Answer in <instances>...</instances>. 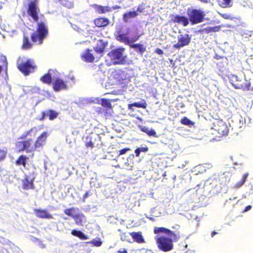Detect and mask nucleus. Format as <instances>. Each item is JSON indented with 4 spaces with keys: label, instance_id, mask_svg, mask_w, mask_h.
Returning <instances> with one entry per match:
<instances>
[{
    "label": "nucleus",
    "instance_id": "f257e3e1",
    "mask_svg": "<svg viewBox=\"0 0 253 253\" xmlns=\"http://www.w3.org/2000/svg\"><path fill=\"white\" fill-rule=\"evenodd\" d=\"M38 132V128L36 126H34L19 136L15 142V149L17 152L25 151L27 153H29L38 151L40 148L43 147L46 143L49 134L47 132L43 131L34 141V138Z\"/></svg>",
    "mask_w": 253,
    "mask_h": 253
},
{
    "label": "nucleus",
    "instance_id": "f03ea898",
    "mask_svg": "<svg viewBox=\"0 0 253 253\" xmlns=\"http://www.w3.org/2000/svg\"><path fill=\"white\" fill-rule=\"evenodd\" d=\"M27 13L35 22L37 23L36 31L31 35L32 42L39 45L42 44L48 35V30L45 20L39 21L40 15L43 18L44 15L40 14L39 0H33L28 2Z\"/></svg>",
    "mask_w": 253,
    "mask_h": 253
},
{
    "label": "nucleus",
    "instance_id": "7ed1b4c3",
    "mask_svg": "<svg viewBox=\"0 0 253 253\" xmlns=\"http://www.w3.org/2000/svg\"><path fill=\"white\" fill-rule=\"evenodd\" d=\"M154 233L158 248L164 252L171 251L173 249V242L177 241L181 236L179 231H173L163 227L155 228Z\"/></svg>",
    "mask_w": 253,
    "mask_h": 253
},
{
    "label": "nucleus",
    "instance_id": "20e7f679",
    "mask_svg": "<svg viewBox=\"0 0 253 253\" xmlns=\"http://www.w3.org/2000/svg\"><path fill=\"white\" fill-rule=\"evenodd\" d=\"M17 68L24 76H27L34 73L38 67L34 59L19 57L17 61Z\"/></svg>",
    "mask_w": 253,
    "mask_h": 253
},
{
    "label": "nucleus",
    "instance_id": "39448f33",
    "mask_svg": "<svg viewBox=\"0 0 253 253\" xmlns=\"http://www.w3.org/2000/svg\"><path fill=\"white\" fill-rule=\"evenodd\" d=\"M187 14L189 22L193 25L203 22L205 20V12L196 8L188 9Z\"/></svg>",
    "mask_w": 253,
    "mask_h": 253
},
{
    "label": "nucleus",
    "instance_id": "423d86ee",
    "mask_svg": "<svg viewBox=\"0 0 253 253\" xmlns=\"http://www.w3.org/2000/svg\"><path fill=\"white\" fill-rule=\"evenodd\" d=\"M124 48H117L108 53L111 59L115 64H123L126 62V57L123 56Z\"/></svg>",
    "mask_w": 253,
    "mask_h": 253
},
{
    "label": "nucleus",
    "instance_id": "0eeeda50",
    "mask_svg": "<svg viewBox=\"0 0 253 253\" xmlns=\"http://www.w3.org/2000/svg\"><path fill=\"white\" fill-rule=\"evenodd\" d=\"M212 128L222 135H227L229 131L227 125L221 119H214L212 122Z\"/></svg>",
    "mask_w": 253,
    "mask_h": 253
},
{
    "label": "nucleus",
    "instance_id": "6e6552de",
    "mask_svg": "<svg viewBox=\"0 0 253 253\" xmlns=\"http://www.w3.org/2000/svg\"><path fill=\"white\" fill-rule=\"evenodd\" d=\"M116 39L126 44L130 45L131 43L137 41L140 37V35H137L131 39H129L127 34L121 33V31H117L115 34Z\"/></svg>",
    "mask_w": 253,
    "mask_h": 253
},
{
    "label": "nucleus",
    "instance_id": "1a4fd4ad",
    "mask_svg": "<svg viewBox=\"0 0 253 253\" xmlns=\"http://www.w3.org/2000/svg\"><path fill=\"white\" fill-rule=\"evenodd\" d=\"M36 172L32 171L29 174L25 175L24 179L22 180V187L24 190H29L34 188V181L35 179Z\"/></svg>",
    "mask_w": 253,
    "mask_h": 253
},
{
    "label": "nucleus",
    "instance_id": "9d476101",
    "mask_svg": "<svg viewBox=\"0 0 253 253\" xmlns=\"http://www.w3.org/2000/svg\"><path fill=\"white\" fill-rule=\"evenodd\" d=\"M191 37L188 34L181 35L178 38V42L173 44V47L179 49L181 47L188 45L191 42Z\"/></svg>",
    "mask_w": 253,
    "mask_h": 253
},
{
    "label": "nucleus",
    "instance_id": "9b49d317",
    "mask_svg": "<svg viewBox=\"0 0 253 253\" xmlns=\"http://www.w3.org/2000/svg\"><path fill=\"white\" fill-rule=\"evenodd\" d=\"M52 87L54 91H59L61 90L66 89L67 86L62 79L57 78L52 83Z\"/></svg>",
    "mask_w": 253,
    "mask_h": 253
},
{
    "label": "nucleus",
    "instance_id": "f8f14e48",
    "mask_svg": "<svg viewBox=\"0 0 253 253\" xmlns=\"http://www.w3.org/2000/svg\"><path fill=\"white\" fill-rule=\"evenodd\" d=\"M34 212L36 216L41 218L52 219L53 216L47 210L42 209H35Z\"/></svg>",
    "mask_w": 253,
    "mask_h": 253
},
{
    "label": "nucleus",
    "instance_id": "ddd939ff",
    "mask_svg": "<svg viewBox=\"0 0 253 253\" xmlns=\"http://www.w3.org/2000/svg\"><path fill=\"white\" fill-rule=\"evenodd\" d=\"M171 21L173 23L181 24L184 27L188 26L189 23L188 17H187L185 16H181L179 15L174 16Z\"/></svg>",
    "mask_w": 253,
    "mask_h": 253
},
{
    "label": "nucleus",
    "instance_id": "4468645a",
    "mask_svg": "<svg viewBox=\"0 0 253 253\" xmlns=\"http://www.w3.org/2000/svg\"><path fill=\"white\" fill-rule=\"evenodd\" d=\"M93 23L98 28H104L109 25L110 20L106 17H98L94 20Z\"/></svg>",
    "mask_w": 253,
    "mask_h": 253
},
{
    "label": "nucleus",
    "instance_id": "2eb2a0df",
    "mask_svg": "<svg viewBox=\"0 0 253 253\" xmlns=\"http://www.w3.org/2000/svg\"><path fill=\"white\" fill-rule=\"evenodd\" d=\"M107 43L104 42L103 40L98 41L96 46L94 47L95 51L98 54L102 55L107 46Z\"/></svg>",
    "mask_w": 253,
    "mask_h": 253
},
{
    "label": "nucleus",
    "instance_id": "dca6fc26",
    "mask_svg": "<svg viewBox=\"0 0 253 253\" xmlns=\"http://www.w3.org/2000/svg\"><path fill=\"white\" fill-rule=\"evenodd\" d=\"M82 59L86 62H92L94 60L93 55L90 53L89 49H86L81 55Z\"/></svg>",
    "mask_w": 253,
    "mask_h": 253
},
{
    "label": "nucleus",
    "instance_id": "f3484780",
    "mask_svg": "<svg viewBox=\"0 0 253 253\" xmlns=\"http://www.w3.org/2000/svg\"><path fill=\"white\" fill-rule=\"evenodd\" d=\"M129 235L133 239L134 241L137 243L142 244L145 243V240L141 232H133L129 233Z\"/></svg>",
    "mask_w": 253,
    "mask_h": 253
},
{
    "label": "nucleus",
    "instance_id": "a211bd4d",
    "mask_svg": "<svg viewBox=\"0 0 253 253\" xmlns=\"http://www.w3.org/2000/svg\"><path fill=\"white\" fill-rule=\"evenodd\" d=\"M250 83L245 78L241 79V84H236L235 88L241 89L244 90H248L250 88Z\"/></svg>",
    "mask_w": 253,
    "mask_h": 253
},
{
    "label": "nucleus",
    "instance_id": "6ab92c4d",
    "mask_svg": "<svg viewBox=\"0 0 253 253\" xmlns=\"http://www.w3.org/2000/svg\"><path fill=\"white\" fill-rule=\"evenodd\" d=\"M28 159L29 157L26 155H21L18 157L15 163L17 166H22L24 168H25Z\"/></svg>",
    "mask_w": 253,
    "mask_h": 253
},
{
    "label": "nucleus",
    "instance_id": "aec40b11",
    "mask_svg": "<svg viewBox=\"0 0 253 253\" xmlns=\"http://www.w3.org/2000/svg\"><path fill=\"white\" fill-rule=\"evenodd\" d=\"M94 8L96 11L99 14H104L110 12L112 10L111 7L108 6H102L99 5H95Z\"/></svg>",
    "mask_w": 253,
    "mask_h": 253
},
{
    "label": "nucleus",
    "instance_id": "412c9836",
    "mask_svg": "<svg viewBox=\"0 0 253 253\" xmlns=\"http://www.w3.org/2000/svg\"><path fill=\"white\" fill-rule=\"evenodd\" d=\"M138 13L136 11H128L125 13L123 16V19L125 22H128L130 18H134L137 16Z\"/></svg>",
    "mask_w": 253,
    "mask_h": 253
},
{
    "label": "nucleus",
    "instance_id": "4be33fe9",
    "mask_svg": "<svg viewBox=\"0 0 253 253\" xmlns=\"http://www.w3.org/2000/svg\"><path fill=\"white\" fill-rule=\"evenodd\" d=\"M33 44L30 42L28 36L24 35L22 48L26 50L31 48Z\"/></svg>",
    "mask_w": 253,
    "mask_h": 253
},
{
    "label": "nucleus",
    "instance_id": "5701e85b",
    "mask_svg": "<svg viewBox=\"0 0 253 253\" xmlns=\"http://www.w3.org/2000/svg\"><path fill=\"white\" fill-rule=\"evenodd\" d=\"M40 81L44 84H50L52 83L51 75L48 71L47 73L44 74L40 78Z\"/></svg>",
    "mask_w": 253,
    "mask_h": 253
},
{
    "label": "nucleus",
    "instance_id": "b1692460",
    "mask_svg": "<svg viewBox=\"0 0 253 253\" xmlns=\"http://www.w3.org/2000/svg\"><path fill=\"white\" fill-rule=\"evenodd\" d=\"M71 234L74 236L78 237L81 240H86L88 239L87 235L79 230L73 229L71 231Z\"/></svg>",
    "mask_w": 253,
    "mask_h": 253
},
{
    "label": "nucleus",
    "instance_id": "393cba45",
    "mask_svg": "<svg viewBox=\"0 0 253 253\" xmlns=\"http://www.w3.org/2000/svg\"><path fill=\"white\" fill-rule=\"evenodd\" d=\"M220 30V26H216L214 27H208L201 30L202 32L205 34H209L218 32Z\"/></svg>",
    "mask_w": 253,
    "mask_h": 253
},
{
    "label": "nucleus",
    "instance_id": "a878e982",
    "mask_svg": "<svg viewBox=\"0 0 253 253\" xmlns=\"http://www.w3.org/2000/svg\"><path fill=\"white\" fill-rule=\"evenodd\" d=\"M130 46L133 48L136 49L138 52L143 54L146 51V48L141 44H130Z\"/></svg>",
    "mask_w": 253,
    "mask_h": 253
},
{
    "label": "nucleus",
    "instance_id": "bb28decb",
    "mask_svg": "<svg viewBox=\"0 0 253 253\" xmlns=\"http://www.w3.org/2000/svg\"><path fill=\"white\" fill-rule=\"evenodd\" d=\"M84 217V215L83 214H77L73 216V218L74 219L76 223L79 225H83V218Z\"/></svg>",
    "mask_w": 253,
    "mask_h": 253
},
{
    "label": "nucleus",
    "instance_id": "cd10ccee",
    "mask_svg": "<svg viewBox=\"0 0 253 253\" xmlns=\"http://www.w3.org/2000/svg\"><path fill=\"white\" fill-rule=\"evenodd\" d=\"M118 231L121 233L120 234V239L122 241H126L128 242H130V241L129 239V233H127L126 232H123L122 230L121 229H119Z\"/></svg>",
    "mask_w": 253,
    "mask_h": 253
},
{
    "label": "nucleus",
    "instance_id": "c85d7f7f",
    "mask_svg": "<svg viewBox=\"0 0 253 253\" xmlns=\"http://www.w3.org/2000/svg\"><path fill=\"white\" fill-rule=\"evenodd\" d=\"M180 123L182 125L188 126H193L195 124V123L193 121H191L186 117H183L180 120Z\"/></svg>",
    "mask_w": 253,
    "mask_h": 253
},
{
    "label": "nucleus",
    "instance_id": "c756f323",
    "mask_svg": "<svg viewBox=\"0 0 253 253\" xmlns=\"http://www.w3.org/2000/svg\"><path fill=\"white\" fill-rule=\"evenodd\" d=\"M131 106H134L137 108H142L145 109L147 107V104L145 100H143L141 102H135L129 105Z\"/></svg>",
    "mask_w": 253,
    "mask_h": 253
},
{
    "label": "nucleus",
    "instance_id": "7c9ffc66",
    "mask_svg": "<svg viewBox=\"0 0 253 253\" xmlns=\"http://www.w3.org/2000/svg\"><path fill=\"white\" fill-rule=\"evenodd\" d=\"M101 105L102 107L109 109H112V104L109 99L103 98L101 100Z\"/></svg>",
    "mask_w": 253,
    "mask_h": 253
},
{
    "label": "nucleus",
    "instance_id": "2f4dec72",
    "mask_svg": "<svg viewBox=\"0 0 253 253\" xmlns=\"http://www.w3.org/2000/svg\"><path fill=\"white\" fill-rule=\"evenodd\" d=\"M79 209L78 208H75L74 207L66 209L64 210V212L67 215L71 216L73 218L75 214H74L73 213L75 212L76 211H78Z\"/></svg>",
    "mask_w": 253,
    "mask_h": 253
},
{
    "label": "nucleus",
    "instance_id": "473e14b6",
    "mask_svg": "<svg viewBox=\"0 0 253 253\" xmlns=\"http://www.w3.org/2000/svg\"><path fill=\"white\" fill-rule=\"evenodd\" d=\"M7 155V149L6 147L0 148V162L3 161Z\"/></svg>",
    "mask_w": 253,
    "mask_h": 253
},
{
    "label": "nucleus",
    "instance_id": "72a5a7b5",
    "mask_svg": "<svg viewBox=\"0 0 253 253\" xmlns=\"http://www.w3.org/2000/svg\"><path fill=\"white\" fill-rule=\"evenodd\" d=\"M59 113L52 109L48 110V119L50 121L55 119L58 116Z\"/></svg>",
    "mask_w": 253,
    "mask_h": 253
},
{
    "label": "nucleus",
    "instance_id": "f704fd0d",
    "mask_svg": "<svg viewBox=\"0 0 253 253\" xmlns=\"http://www.w3.org/2000/svg\"><path fill=\"white\" fill-rule=\"evenodd\" d=\"M231 1L232 0H222L219 1V5L222 8L230 7L232 6Z\"/></svg>",
    "mask_w": 253,
    "mask_h": 253
},
{
    "label": "nucleus",
    "instance_id": "c9c22d12",
    "mask_svg": "<svg viewBox=\"0 0 253 253\" xmlns=\"http://www.w3.org/2000/svg\"><path fill=\"white\" fill-rule=\"evenodd\" d=\"M231 84L235 88V84H241V79H239V78L236 75H232L230 79Z\"/></svg>",
    "mask_w": 253,
    "mask_h": 253
},
{
    "label": "nucleus",
    "instance_id": "e433bc0d",
    "mask_svg": "<svg viewBox=\"0 0 253 253\" xmlns=\"http://www.w3.org/2000/svg\"><path fill=\"white\" fill-rule=\"evenodd\" d=\"M248 175H249L248 173H245L243 175L242 180L239 182H237L234 185V187L236 188H240V187H241L243 185H244V184L245 183V182H246V181L247 180Z\"/></svg>",
    "mask_w": 253,
    "mask_h": 253
},
{
    "label": "nucleus",
    "instance_id": "4c0bfd02",
    "mask_svg": "<svg viewBox=\"0 0 253 253\" xmlns=\"http://www.w3.org/2000/svg\"><path fill=\"white\" fill-rule=\"evenodd\" d=\"M85 146L87 148L92 149L94 147L93 143L92 141L91 137L89 136H86Z\"/></svg>",
    "mask_w": 253,
    "mask_h": 253
},
{
    "label": "nucleus",
    "instance_id": "58836bf2",
    "mask_svg": "<svg viewBox=\"0 0 253 253\" xmlns=\"http://www.w3.org/2000/svg\"><path fill=\"white\" fill-rule=\"evenodd\" d=\"M87 243L93 244L94 246L98 247L101 246L102 242L100 239H99L97 240L93 239L92 241L87 242Z\"/></svg>",
    "mask_w": 253,
    "mask_h": 253
},
{
    "label": "nucleus",
    "instance_id": "ea45409f",
    "mask_svg": "<svg viewBox=\"0 0 253 253\" xmlns=\"http://www.w3.org/2000/svg\"><path fill=\"white\" fill-rule=\"evenodd\" d=\"M46 117H48V110L42 112V116L38 119L40 121H42Z\"/></svg>",
    "mask_w": 253,
    "mask_h": 253
},
{
    "label": "nucleus",
    "instance_id": "a19ab883",
    "mask_svg": "<svg viewBox=\"0 0 253 253\" xmlns=\"http://www.w3.org/2000/svg\"><path fill=\"white\" fill-rule=\"evenodd\" d=\"M130 150V148L128 147L124 148L122 149H121L119 150L118 152V156H120L122 155L126 154L127 151Z\"/></svg>",
    "mask_w": 253,
    "mask_h": 253
},
{
    "label": "nucleus",
    "instance_id": "79ce46f5",
    "mask_svg": "<svg viewBox=\"0 0 253 253\" xmlns=\"http://www.w3.org/2000/svg\"><path fill=\"white\" fill-rule=\"evenodd\" d=\"M148 135L150 136H154L156 137V132L153 129H149L147 133H146Z\"/></svg>",
    "mask_w": 253,
    "mask_h": 253
},
{
    "label": "nucleus",
    "instance_id": "37998d69",
    "mask_svg": "<svg viewBox=\"0 0 253 253\" xmlns=\"http://www.w3.org/2000/svg\"><path fill=\"white\" fill-rule=\"evenodd\" d=\"M140 129L143 132H145L146 133H147L148 131L149 130V128L145 126H139Z\"/></svg>",
    "mask_w": 253,
    "mask_h": 253
},
{
    "label": "nucleus",
    "instance_id": "c03bdc74",
    "mask_svg": "<svg viewBox=\"0 0 253 253\" xmlns=\"http://www.w3.org/2000/svg\"><path fill=\"white\" fill-rule=\"evenodd\" d=\"M118 253H128V250L126 248H120L117 251Z\"/></svg>",
    "mask_w": 253,
    "mask_h": 253
},
{
    "label": "nucleus",
    "instance_id": "a18cd8bd",
    "mask_svg": "<svg viewBox=\"0 0 253 253\" xmlns=\"http://www.w3.org/2000/svg\"><path fill=\"white\" fill-rule=\"evenodd\" d=\"M144 11V8L142 7V6L139 5L137 7V9L135 11L138 13L139 12V13H142Z\"/></svg>",
    "mask_w": 253,
    "mask_h": 253
},
{
    "label": "nucleus",
    "instance_id": "49530a36",
    "mask_svg": "<svg viewBox=\"0 0 253 253\" xmlns=\"http://www.w3.org/2000/svg\"><path fill=\"white\" fill-rule=\"evenodd\" d=\"M155 52L156 53H157L158 54H159V55H162L164 53V52L161 49V48H157L155 50Z\"/></svg>",
    "mask_w": 253,
    "mask_h": 253
},
{
    "label": "nucleus",
    "instance_id": "de8ad7c7",
    "mask_svg": "<svg viewBox=\"0 0 253 253\" xmlns=\"http://www.w3.org/2000/svg\"><path fill=\"white\" fill-rule=\"evenodd\" d=\"M134 152H135L136 157H138L141 153V150H140V148H137V149H136L135 150Z\"/></svg>",
    "mask_w": 253,
    "mask_h": 253
},
{
    "label": "nucleus",
    "instance_id": "09e8293b",
    "mask_svg": "<svg viewBox=\"0 0 253 253\" xmlns=\"http://www.w3.org/2000/svg\"><path fill=\"white\" fill-rule=\"evenodd\" d=\"M252 209V206L251 205H248L246 206L245 209L243 210V212H245L249 211H250Z\"/></svg>",
    "mask_w": 253,
    "mask_h": 253
},
{
    "label": "nucleus",
    "instance_id": "8fccbe9b",
    "mask_svg": "<svg viewBox=\"0 0 253 253\" xmlns=\"http://www.w3.org/2000/svg\"><path fill=\"white\" fill-rule=\"evenodd\" d=\"M180 226L179 225H176L175 226H172V228L173 229H175V230L174 231H179L178 230L179 229Z\"/></svg>",
    "mask_w": 253,
    "mask_h": 253
},
{
    "label": "nucleus",
    "instance_id": "3c124183",
    "mask_svg": "<svg viewBox=\"0 0 253 253\" xmlns=\"http://www.w3.org/2000/svg\"><path fill=\"white\" fill-rule=\"evenodd\" d=\"M90 195V193L88 191H86L83 196V198L85 199Z\"/></svg>",
    "mask_w": 253,
    "mask_h": 253
},
{
    "label": "nucleus",
    "instance_id": "603ef678",
    "mask_svg": "<svg viewBox=\"0 0 253 253\" xmlns=\"http://www.w3.org/2000/svg\"><path fill=\"white\" fill-rule=\"evenodd\" d=\"M140 149V150H141V152H147L148 150V148L147 147L141 148Z\"/></svg>",
    "mask_w": 253,
    "mask_h": 253
},
{
    "label": "nucleus",
    "instance_id": "864d4df0",
    "mask_svg": "<svg viewBox=\"0 0 253 253\" xmlns=\"http://www.w3.org/2000/svg\"><path fill=\"white\" fill-rule=\"evenodd\" d=\"M111 8H112V10H115V9H118L121 8V6L116 5H114V6L111 7Z\"/></svg>",
    "mask_w": 253,
    "mask_h": 253
},
{
    "label": "nucleus",
    "instance_id": "5fc2aeb1",
    "mask_svg": "<svg viewBox=\"0 0 253 253\" xmlns=\"http://www.w3.org/2000/svg\"><path fill=\"white\" fill-rule=\"evenodd\" d=\"M221 15L222 17L225 19H227L228 18V16L227 15V14H221Z\"/></svg>",
    "mask_w": 253,
    "mask_h": 253
},
{
    "label": "nucleus",
    "instance_id": "6e6d98bb",
    "mask_svg": "<svg viewBox=\"0 0 253 253\" xmlns=\"http://www.w3.org/2000/svg\"><path fill=\"white\" fill-rule=\"evenodd\" d=\"M218 233L215 231H213L211 233V236L213 237L215 234H217Z\"/></svg>",
    "mask_w": 253,
    "mask_h": 253
},
{
    "label": "nucleus",
    "instance_id": "4d7b16f0",
    "mask_svg": "<svg viewBox=\"0 0 253 253\" xmlns=\"http://www.w3.org/2000/svg\"><path fill=\"white\" fill-rule=\"evenodd\" d=\"M114 167H115V168H120V166L118 165L114 166Z\"/></svg>",
    "mask_w": 253,
    "mask_h": 253
},
{
    "label": "nucleus",
    "instance_id": "13d9d810",
    "mask_svg": "<svg viewBox=\"0 0 253 253\" xmlns=\"http://www.w3.org/2000/svg\"><path fill=\"white\" fill-rule=\"evenodd\" d=\"M184 105L183 104H182V105H181V107H184Z\"/></svg>",
    "mask_w": 253,
    "mask_h": 253
},
{
    "label": "nucleus",
    "instance_id": "bf43d9fd",
    "mask_svg": "<svg viewBox=\"0 0 253 253\" xmlns=\"http://www.w3.org/2000/svg\"><path fill=\"white\" fill-rule=\"evenodd\" d=\"M59 1H61L62 0H58Z\"/></svg>",
    "mask_w": 253,
    "mask_h": 253
}]
</instances>
